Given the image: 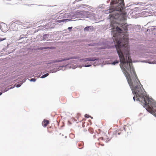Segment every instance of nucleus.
I'll use <instances>...</instances> for the list:
<instances>
[{
    "instance_id": "4",
    "label": "nucleus",
    "mask_w": 156,
    "mask_h": 156,
    "mask_svg": "<svg viewBox=\"0 0 156 156\" xmlns=\"http://www.w3.org/2000/svg\"><path fill=\"white\" fill-rule=\"evenodd\" d=\"M0 27L1 30L3 32L6 31L8 29L7 25L4 23L1 24Z\"/></svg>"
},
{
    "instance_id": "26",
    "label": "nucleus",
    "mask_w": 156,
    "mask_h": 156,
    "mask_svg": "<svg viewBox=\"0 0 156 156\" xmlns=\"http://www.w3.org/2000/svg\"><path fill=\"white\" fill-rule=\"evenodd\" d=\"M65 138H67V136H65Z\"/></svg>"
},
{
    "instance_id": "24",
    "label": "nucleus",
    "mask_w": 156,
    "mask_h": 156,
    "mask_svg": "<svg viewBox=\"0 0 156 156\" xmlns=\"http://www.w3.org/2000/svg\"><path fill=\"white\" fill-rule=\"evenodd\" d=\"M113 17L115 18V16H113Z\"/></svg>"
},
{
    "instance_id": "21",
    "label": "nucleus",
    "mask_w": 156,
    "mask_h": 156,
    "mask_svg": "<svg viewBox=\"0 0 156 156\" xmlns=\"http://www.w3.org/2000/svg\"><path fill=\"white\" fill-rule=\"evenodd\" d=\"M72 28V27H69V30L71 29Z\"/></svg>"
},
{
    "instance_id": "25",
    "label": "nucleus",
    "mask_w": 156,
    "mask_h": 156,
    "mask_svg": "<svg viewBox=\"0 0 156 156\" xmlns=\"http://www.w3.org/2000/svg\"><path fill=\"white\" fill-rule=\"evenodd\" d=\"M12 88V87H11L10 88V89H11Z\"/></svg>"
},
{
    "instance_id": "13",
    "label": "nucleus",
    "mask_w": 156,
    "mask_h": 156,
    "mask_svg": "<svg viewBox=\"0 0 156 156\" xmlns=\"http://www.w3.org/2000/svg\"><path fill=\"white\" fill-rule=\"evenodd\" d=\"M90 27L89 26H87L85 27L84 29V30L86 31H88L89 30V28Z\"/></svg>"
},
{
    "instance_id": "1",
    "label": "nucleus",
    "mask_w": 156,
    "mask_h": 156,
    "mask_svg": "<svg viewBox=\"0 0 156 156\" xmlns=\"http://www.w3.org/2000/svg\"><path fill=\"white\" fill-rule=\"evenodd\" d=\"M114 37V41L120 62V66L132 91L136 95H144L140 85L142 87L133 67L130 63L132 61L129 56L128 45V39L126 34L122 38H119L120 34Z\"/></svg>"
},
{
    "instance_id": "3",
    "label": "nucleus",
    "mask_w": 156,
    "mask_h": 156,
    "mask_svg": "<svg viewBox=\"0 0 156 156\" xmlns=\"http://www.w3.org/2000/svg\"><path fill=\"white\" fill-rule=\"evenodd\" d=\"M23 26L22 23L17 21L12 23L10 27L12 30L17 31L21 29L22 28Z\"/></svg>"
},
{
    "instance_id": "20",
    "label": "nucleus",
    "mask_w": 156,
    "mask_h": 156,
    "mask_svg": "<svg viewBox=\"0 0 156 156\" xmlns=\"http://www.w3.org/2000/svg\"><path fill=\"white\" fill-rule=\"evenodd\" d=\"M133 100H134V101H135V96H134V97H133Z\"/></svg>"
},
{
    "instance_id": "17",
    "label": "nucleus",
    "mask_w": 156,
    "mask_h": 156,
    "mask_svg": "<svg viewBox=\"0 0 156 156\" xmlns=\"http://www.w3.org/2000/svg\"><path fill=\"white\" fill-rule=\"evenodd\" d=\"M63 60H59V61H57V60H56V61L55 62H61V61H63Z\"/></svg>"
},
{
    "instance_id": "6",
    "label": "nucleus",
    "mask_w": 156,
    "mask_h": 156,
    "mask_svg": "<svg viewBox=\"0 0 156 156\" xmlns=\"http://www.w3.org/2000/svg\"><path fill=\"white\" fill-rule=\"evenodd\" d=\"M49 122V121L48 120L46 119H44L42 122V124L44 127H45L47 126V125L48 124Z\"/></svg>"
},
{
    "instance_id": "22",
    "label": "nucleus",
    "mask_w": 156,
    "mask_h": 156,
    "mask_svg": "<svg viewBox=\"0 0 156 156\" xmlns=\"http://www.w3.org/2000/svg\"><path fill=\"white\" fill-rule=\"evenodd\" d=\"M4 40V39H0V41H2L3 40Z\"/></svg>"
},
{
    "instance_id": "8",
    "label": "nucleus",
    "mask_w": 156,
    "mask_h": 156,
    "mask_svg": "<svg viewBox=\"0 0 156 156\" xmlns=\"http://www.w3.org/2000/svg\"><path fill=\"white\" fill-rule=\"evenodd\" d=\"M49 37V34H46L44 35L43 37V40H46L47 41L48 40V38Z\"/></svg>"
},
{
    "instance_id": "7",
    "label": "nucleus",
    "mask_w": 156,
    "mask_h": 156,
    "mask_svg": "<svg viewBox=\"0 0 156 156\" xmlns=\"http://www.w3.org/2000/svg\"><path fill=\"white\" fill-rule=\"evenodd\" d=\"M120 14V16H122L123 20H125L126 17V12H123Z\"/></svg>"
},
{
    "instance_id": "19",
    "label": "nucleus",
    "mask_w": 156,
    "mask_h": 156,
    "mask_svg": "<svg viewBox=\"0 0 156 156\" xmlns=\"http://www.w3.org/2000/svg\"><path fill=\"white\" fill-rule=\"evenodd\" d=\"M116 13V14H115V16H116V15L117 16H118L119 15V13Z\"/></svg>"
},
{
    "instance_id": "5",
    "label": "nucleus",
    "mask_w": 156,
    "mask_h": 156,
    "mask_svg": "<svg viewBox=\"0 0 156 156\" xmlns=\"http://www.w3.org/2000/svg\"><path fill=\"white\" fill-rule=\"evenodd\" d=\"M98 60V58H85L81 60L82 61L87 62L88 61H94L95 60Z\"/></svg>"
},
{
    "instance_id": "14",
    "label": "nucleus",
    "mask_w": 156,
    "mask_h": 156,
    "mask_svg": "<svg viewBox=\"0 0 156 156\" xmlns=\"http://www.w3.org/2000/svg\"><path fill=\"white\" fill-rule=\"evenodd\" d=\"M119 62V61H118L116 60L112 64L113 65H115L116 64L118 63Z\"/></svg>"
},
{
    "instance_id": "10",
    "label": "nucleus",
    "mask_w": 156,
    "mask_h": 156,
    "mask_svg": "<svg viewBox=\"0 0 156 156\" xmlns=\"http://www.w3.org/2000/svg\"><path fill=\"white\" fill-rule=\"evenodd\" d=\"M68 19H65V20H56V21L57 22H58V23H61V22H66V21H67L68 20Z\"/></svg>"
},
{
    "instance_id": "18",
    "label": "nucleus",
    "mask_w": 156,
    "mask_h": 156,
    "mask_svg": "<svg viewBox=\"0 0 156 156\" xmlns=\"http://www.w3.org/2000/svg\"><path fill=\"white\" fill-rule=\"evenodd\" d=\"M91 66V65H85V67H89V66Z\"/></svg>"
},
{
    "instance_id": "15",
    "label": "nucleus",
    "mask_w": 156,
    "mask_h": 156,
    "mask_svg": "<svg viewBox=\"0 0 156 156\" xmlns=\"http://www.w3.org/2000/svg\"><path fill=\"white\" fill-rule=\"evenodd\" d=\"M15 85H16V87H20L21 85V84H20L19 83H16V84Z\"/></svg>"
},
{
    "instance_id": "23",
    "label": "nucleus",
    "mask_w": 156,
    "mask_h": 156,
    "mask_svg": "<svg viewBox=\"0 0 156 156\" xmlns=\"http://www.w3.org/2000/svg\"><path fill=\"white\" fill-rule=\"evenodd\" d=\"M2 92L0 93V95L2 94Z\"/></svg>"
},
{
    "instance_id": "16",
    "label": "nucleus",
    "mask_w": 156,
    "mask_h": 156,
    "mask_svg": "<svg viewBox=\"0 0 156 156\" xmlns=\"http://www.w3.org/2000/svg\"><path fill=\"white\" fill-rule=\"evenodd\" d=\"M30 81L35 82L36 81V80L34 78H32L30 79Z\"/></svg>"
},
{
    "instance_id": "2",
    "label": "nucleus",
    "mask_w": 156,
    "mask_h": 156,
    "mask_svg": "<svg viewBox=\"0 0 156 156\" xmlns=\"http://www.w3.org/2000/svg\"><path fill=\"white\" fill-rule=\"evenodd\" d=\"M111 25L112 29L114 30L111 31L112 34L113 35V37H115L116 36H117L119 33H122V30H128V26L125 24L122 25V29L118 27L117 23L116 22L112 23Z\"/></svg>"
},
{
    "instance_id": "11",
    "label": "nucleus",
    "mask_w": 156,
    "mask_h": 156,
    "mask_svg": "<svg viewBox=\"0 0 156 156\" xmlns=\"http://www.w3.org/2000/svg\"><path fill=\"white\" fill-rule=\"evenodd\" d=\"M69 136L72 139L73 138L75 137L74 135L72 133L70 134Z\"/></svg>"
},
{
    "instance_id": "12",
    "label": "nucleus",
    "mask_w": 156,
    "mask_h": 156,
    "mask_svg": "<svg viewBox=\"0 0 156 156\" xmlns=\"http://www.w3.org/2000/svg\"><path fill=\"white\" fill-rule=\"evenodd\" d=\"M49 75V74L48 73H47L45 74H44L42 75L41 77V78H44L47 76H48Z\"/></svg>"
},
{
    "instance_id": "9",
    "label": "nucleus",
    "mask_w": 156,
    "mask_h": 156,
    "mask_svg": "<svg viewBox=\"0 0 156 156\" xmlns=\"http://www.w3.org/2000/svg\"><path fill=\"white\" fill-rule=\"evenodd\" d=\"M106 136H104L103 137H101L100 138V139H101L102 140H106V141L107 142L110 140V139L109 138H106Z\"/></svg>"
}]
</instances>
